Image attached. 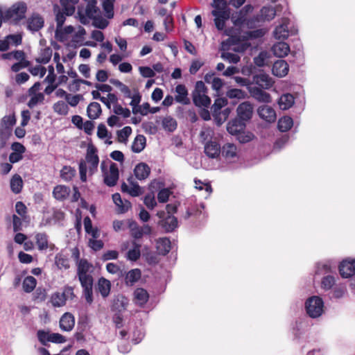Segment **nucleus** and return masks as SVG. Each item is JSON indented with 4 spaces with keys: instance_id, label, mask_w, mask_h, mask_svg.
<instances>
[{
    "instance_id": "f257e3e1",
    "label": "nucleus",
    "mask_w": 355,
    "mask_h": 355,
    "mask_svg": "<svg viewBox=\"0 0 355 355\" xmlns=\"http://www.w3.org/2000/svg\"><path fill=\"white\" fill-rule=\"evenodd\" d=\"M324 302L321 297L312 296L305 302V309L308 315L312 318L320 316L323 312Z\"/></svg>"
},
{
    "instance_id": "f03ea898",
    "label": "nucleus",
    "mask_w": 355,
    "mask_h": 355,
    "mask_svg": "<svg viewBox=\"0 0 355 355\" xmlns=\"http://www.w3.org/2000/svg\"><path fill=\"white\" fill-rule=\"evenodd\" d=\"M159 220L157 224L160 226L166 233H171L175 230L178 227V218L173 216L165 213L164 210L158 211L156 214Z\"/></svg>"
},
{
    "instance_id": "7ed1b4c3",
    "label": "nucleus",
    "mask_w": 355,
    "mask_h": 355,
    "mask_svg": "<svg viewBox=\"0 0 355 355\" xmlns=\"http://www.w3.org/2000/svg\"><path fill=\"white\" fill-rule=\"evenodd\" d=\"M275 15L276 11L274 8L271 6H263L261 9L259 14L248 19L246 24L248 28H252L259 22L272 20Z\"/></svg>"
},
{
    "instance_id": "20e7f679",
    "label": "nucleus",
    "mask_w": 355,
    "mask_h": 355,
    "mask_svg": "<svg viewBox=\"0 0 355 355\" xmlns=\"http://www.w3.org/2000/svg\"><path fill=\"white\" fill-rule=\"evenodd\" d=\"M236 116L247 123L253 114V106L249 101L241 103L236 108Z\"/></svg>"
},
{
    "instance_id": "39448f33",
    "label": "nucleus",
    "mask_w": 355,
    "mask_h": 355,
    "mask_svg": "<svg viewBox=\"0 0 355 355\" xmlns=\"http://www.w3.org/2000/svg\"><path fill=\"white\" fill-rule=\"evenodd\" d=\"M103 177V182L105 184L110 187L115 186L119 178V171L116 164L112 162L110 166V173H105Z\"/></svg>"
},
{
    "instance_id": "423d86ee",
    "label": "nucleus",
    "mask_w": 355,
    "mask_h": 355,
    "mask_svg": "<svg viewBox=\"0 0 355 355\" xmlns=\"http://www.w3.org/2000/svg\"><path fill=\"white\" fill-rule=\"evenodd\" d=\"M342 277L349 278L355 275V259L343 260L338 267Z\"/></svg>"
},
{
    "instance_id": "0eeeda50",
    "label": "nucleus",
    "mask_w": 355,
    "mask_h": 355,
    "mask_svg": "<svg viewBox=\"0 0 355 355\" xmlns=\"http://www.w3.org/2000/svg\"><path fill=\"white\" fill-rule=\"evenodd\" d=\"M44 25V18L38 13H33L27 19V28L32 32H37Z\"/></svg>"
},
{
    "instance_id": "6e6552de",
    "label": "nucleus",
    "mask_w": 355,
    "mask_h": 355,
    "mask_svg": "<svg viewBox=\"0 0 355 355\" xmlns=\"http://www.w3.org/2000/svg\"><path fill=\"white\" fill-rule=\"evenodd\" d=\"M252 83L259 85L262 89H268L272 87L273 81L268 74L261 72L252 76Z\"/></svg>"
},
{
    "instance_id": "1a4fd4ad",
    "label": "nucleus",
    "mask_w": 355,
    "mask_h": 355,
    "mask_svg": "<svg viewBox=\"0 0 355 355\" xmlns=\"http://www.w3.org/2000/svg\"><path fill=\"white\" fill-rule=\"evenodd\" d=\"M245 128L246 123L237 116L230 121L227 124V130L232 135L238 134L240 131L244 130Z\"/></svg>"
},
{
    "instance_id": "9d476101",
    "label": "nucleus",
    "mask_w": 355,
    "mask_h": 355,
    "mask_svg": "<svg viewBox=\"0 0 355 355\" xmlns=\"http://www.w3.org/2000/svg\"><path fill=\"white\" fill-rule=\"evenodd\" d=\"M211 14L215 17L214 23L216 28L218 31L223 30L225 21L229 19L230 17V12L212 10Z\"/></svg>"
},
{
    "instance_id": "9b49d317",
    "label": "nucleus",
    "mask_w": 355,
    "mask_h": 355,
    "mask_svg": "<svg viewBox=\"0 0 355 355\" xmlns=\"http://www.w3.org/2000/svg\"><path fill=\"white\" fill-rule=\"evenodd\" d=\"M272 73L277 77L286 76L289 71L288 64L284 60H279L274 62L272 66Z\"/></svg>"
},
{
    "instance_id": "f8f14e48",
    "label": "nucleus",
    "mask_w": 355,
    "mask_h": 355,
    "mask_svg": "<svg viewBox=\"0 0 355 355\" xmlns=\"http://www.w3.org/2000/svg\"><path fill=\"white\" fill-rule=\"evenodd\" d=\"M258 114L260 118L267 122L272 123L276 120V113L274 109L268 105H262L258 108Z\"/></svg>"
},
{
    "instance_id": "ddd939ff",
    "label": "nucleus",
    "mask_w": 355,
    "mask_h": 355,
    "mask_svg": "<svg viewBox=\"0 0 355 355\" xmlns=\"http://www.w3.org/2000/svg\"><path fill=\"white\" fill-rule=\"evenodd\" d=\"M175 92L178 94L175 96V100L177 103L182 105H189L191 101L188 98V90L184 85H178L175 87Z\"/></svg>"
},
{
    "instance_id": "4468645a",
    "label": "nucleus",
    "mask_w": 355,
    "mask_h": 355,
    "mask_svg": "<svg viewBox=\"0 0 355 355\" xmlns=\"http://www.w3.org/2000/svg\"><path fill=\"white\" fill-rule=\"evenodd\" d=\"M128 299L123 295H117L113 299L112 310L116 312H123L128 304Z\"/></svg>"
},
{
    "instance_id": "2eb2a0df",
    "label": "nucleus",
    "mask_w": 355,
    "mask_h": 355,
    "mask_svg": "<svg viewBox=\"0 0 355 355\" xmlns=\"http://www.w3.org/2000/svg\"><path fill=\"white\" fill-rule=\"evenodd\" d=\"M75 325L74 316L70 313H65L60 320V327L62 331H70Z\"/></svg>"
},
{
    "instance_id": "dca6fc26",
    "label": "nucleus",
    "mask_w": 355,
    "mask_h": 355,
    "mask_svg": "<svg viewBox=\"0 0 355 355\" xmlns=\"http://www.w3.org/2000/svg\"><path fill=\"white\" fill-rule=\"evenodd\" d=\"M150 173V168L144 162L139 163L135 166L134 174L139 180H146Z\"/></svg>"
},
{
    "instance_id": "f3484780",
    "label": "nucleus",
    "mask_w": 355,
    "mask_h": 355,
    "mask_svg": "<svg viewBox=\"0 0 355 355\" xmlns=\"http://www.w3.org/2000/svg\"><path fill=\"white\" fill-rule=\"evenodd\" d=\"M251 96L259 102L270 103L271 102L270 95L257 87L250 88Z\"/></svg>"
},
{
    "instance_id": "a211bd4d",
    "label": "nucleus",
    "mask_w": 355,
    "mask_h": 355,
    "mask_svg": "<svg viewBox=\"0 0 355 355\" xmlns=\"http://www.w3.org/2000/svg\"><path fill=\"white\" fill-rule=\"evenodd\" d=\"M220 151V146L216 141H208L205 146V153L210 158L218 157Z\"/></svg>"
},
{
    "instance_id": "6ab92c4d",
    "label": "nucleus",
    "mask_w": 355,
    "mask_h": 355,
    "mask_svg": "<svg viewBox=\"0 0 355 355\" xmlns=\"http://www.w3.org/2000/svg\"><path fill=\"white\" fill-rule=\"evenodd\" d=\"M96 290L100 293L102 297L106 298L110 293V282L104 277L99 278L96 285Z\"/></svg>"
},
{
    "instance_id": "aec40b11",
    "label": "nucleus",
    "mask_w": 355,
    "mask_h": 355,
    "mask_svg": "<svg viewBox=\"0 0 355 355\" xmlns=\"http://www.w3.org/2000/svg\"><path fill=\"white\" fill-rule=\"evenodd\" d=\"M272 49L274 55L278 58H284L286 56L290 51L289 45L284 42H279L275 44Z\"/></svg>"
},
{
    "instance_id": "412c9836",
    "label": "nucleus",
    "mask_w": 355,
    "mask_h": 355,
    "mask_svg": "<svg viewBox=\"0 0 355 355\" xmlns=\"http://www.w3.org/2000/svg\"><path fill=\"white\" fill-rule=\"evenodd\" d=\"M102 112L101 105L97 102H92L89 104L87 108V115L90 119H98Z\"/></svg>"
},
{
    "instance_id": "4be33fe9",
    "label": "nucleus",
    "mask_w": 355,
    "mask_h": 355,
    "mask_svg": "<svg viewBox=\"0 0 355 355\" xmlns=\"http://www.w3.org/2000/svg\"><path fill=\"white\" fill-rule=\"evenodd\" d=\"M97 148L94 146L89 144L85 156V162H87L89 164H98L99 157L97 155Z\"/></svg>"
},
{
    "instance_id": "5701e85b",
    "label": "nucleus",
    "mask_w": 355,
    "mask_h": 355,
    "mask_svg": "<svg viewBox=\"0 0 355 355\" xmlns=\"http://www.w3.org/2000/svg\"><path fill=\"white\" fill-rule=\"evenodd\" d=\"M222 156L227 160H230L236 157V146L233 144H225L220 151Z\"/></svg>"
},
{
    "instance_id": "b1692460",
    "label": "nucleus",
    "mask_w": 355,
    "mask_h": 355,
    "mask_svg": "<svg viewBox=\"0 0 355 355\" xmlns=\"http://www.w3.org/2000/svg\"><path fill=\"white\" fill-rule=\"evenodd\" d=\"M136 303L140 306H144L148 300L149 295L146 290L142 288H137L134 292Z\"/></svg>"
},
{
    "instance_id": "393cba45",
    "label": "nucleus",
    "mask_w": 355,
    "mask_h": 355,
    "mask_svg": "<svg viewBox=\"0 0 355 355\" xmlns=\"http://www.w3.org/2000/svg\"><path fill=\"white\" fill-rule=\"evenodd\" d=\"M231 113V109L226 107L223 110L213 113V117L217 126H220L228 118Z\"/></svg>"
},
{
    "instance_id": "a878e982",
    "label": "nucleus",
    "mask_w": 355,
    "mask_h": 355,
    "mask_svg": "<svg viewBox=\"0 0 355 355\" xmlns=\"http://www.w3.org/2000/svg\"><path fill=\"white\" fill-rule=\"evenodd\" d=\"M70 192L69 187L64 185H58L54 187L53 195L54 198L59 200H63L67 198Z\"/></svg>"
},
{
    "instance_id": "bb28decb",
    "label": "nucleus",
    "mask_w": 355,
    "mask_h": 355,
    "mask_svg": "<svg viewBox=\"0 0 355 355\" xmlns=\"http://www.w3.org/2000/svg\"><path fill=\"white\" fill-rule=\"evenodd\" d=\"M146 137L142 135H138L135 138V140L132 144V151L136 153H141L146 146Z\"/></svg>"
},
{
    "instance_id": "cd10ccee",
    "label": "nucleus",
    "mask_w": 355,
    "mask_h": 355,
    "mask_svg": "<svg viewBox=\"0 0 355 355\" xmlns=\"http://www.w3.org/2000/svg\"><path fill=\"white\" fill-rule=\"evenodd\" d=\"M10 189L14 193H19L23 187V180L21 177L18 174H15L10 180Z\"/></svg>"
},
{
    "instance_id": "c85d7f7f",
    "label": "nucleus",
    "mask_w": 355,
    "mask_h": 355,
    "mask_svg": "<svg viewBox=\"0 0 355 355\" xmlns=\"http://www.w3.org/2000/svg\"><path fill=\"white\" fill-rule=\"evenodd\" d=\"M11 7L14 15L17 16V20H21L25 18L27 6L24 2H18L13 4Z\"/></svg>"
},
{
    "instance_id": "c756f323",
    "label": "nucleus",
    "mask_w": 355,
    "mask_h": 355,
    "mask_svg": "<svg viewBox=\"0 0 355 355\" xmlns=\"http://www.w3.org/2000/svg\"><path fill=\"white\" fill-rule=\"evenodd\" d=\"M278 103L281 109L288 110L294 104V97L289 93L284 94L279 98Z\"/></svg>"
},
{
    "instance_id": "7c9ffc66",
    "label": "nucleus",
    "mask_w": 355,
    "mask_h": 355,
    "mask_svg": "<svg viewBox=\"0 0 355 355\" xmlns=\"http://www.w3.org/2000/svg\"><path fill=\"white\" fill-rule=\"evenodd\" d=\"M192 97L193 102L197 107H208L211 104L210 98L205 94H197V96H193Z\"/></svg>"
},
{
    "instance_id": "2f4dec72",
    "label": "nucleus",
    "mask_w": 355,
    "mask_h": 355,
    "mask_svg": "<svg viewBox=\"0 0 355 355\" xmlns=\"http://www.w3.org/2000/svg\"><path fill=\"white\" fill-rule=\"evenodd\" d=\"M293 125V119L288 116H284L278 121L277 127L281 132H287Z\"/></svg>"
},
{
    "instance_id": "473e14b6",
    "label": "nucleus",
    "mask_w": 355,
    "mask_h": 355,
    "mask_svg": "<svg viewBox=\"0 0 355 355\" xmlns=\"http://www.w3.org/2000/svg\"><path fill=\"white\" fill-rule=\"evenodd\" d=\"M97 0H91L87 3L85 9L86 16L89 19H94V15L100 12V9L97 7Z\"/></svg>"
},
{
    "instance_id": "72a5a7b5",
    "label": "nucleus",
    "mask_w": 355,
    "mask_h": 355,
    "mask_svg": "<svg viewBox=\"0 0 355 355\" xmlns=\"http://www.w3.org/2000/svg\"><path fill=\"white\" fill-rule=\"evenodd\" d=\"M92 266L88 262L87 259H80L78 261L77 267L78 277L89 275L88 272Z\"/></svg>"
},
{
    "instance_id": "f704fd0d",
    "label": "nucleus",
    "mask_w": 355,
    "mask_h": 355,
    "mask_svg": "<svg viewBox=\"0 0 355 355\" xmlns=\"http://www.w3.org/2000/svg\"><path fill=\"white\" fill-rule=\"evenodd\" d=\"M246 96V92L241 89H230L226 92V96L230 99H244Z\"/></svg>"
},
{
    "instance_id": "c9c22d12",
    "label": "nucleus",
    "mask_w": 355,
    "mask_h": 355,
    "mask_svg": "<svg viewBox=\"0 0 355 355\" xmlns=\"http://www.w3.org/2000/svg\"><path fill=\"white\" fill-rule=\"evenodd\" d=\"M76 174V169L70 166H64L60 171V177L67 182L71 180Z\"/></svg>"
},
{
    "instance_id": "e433bc0d",
    "label": "nucleus",
    "mask_w": 355,
    "mask_h": 355,
    "mask_svg": "<svg viewBox=\"0 0 355 355\" xmlns=\"http://www.w3.org/2000/svg\"><path fill=\"white\" fill-rule=\"evenodd\" d=\"M141 270L138 268L130 270L125 276L126 284L132 285L141 278Z\"/></svg>"
},
{
    "instance_id": "4c0bfd02",
    "label": "nucleus",
    "mask_w": 355,
    "mask_h": 355,
    "mask_svg": "<svg viewBox=\"0 0 355 355\" xmlns=\"http://www.w3.org/2000/svg\"><path fill=\"white\" fill-rule=\"evenodd\" d=\"M55 263L59 269H68L70 267L69 259L61 253L55 255Z\"/></svg>"
},
{
    "instance_id": "58836bf2",
    "label": "nucleus",
    "mask_w": 355,
    "mask_h": 355,
    "mask_svg": "<svg viewBox=\"0 0 355 355\" xmlns=\"http://www.w3.org/2000/svg\"><path fill=\"white\" fill-rule=\"evenodd\" d=\"M157 243L159 245V248L160 254L166 255L170 252L171 249V243L168 238L165 237L159 239Z\"/></svg>"
},
{
    "instance_id": "ea45409f",
    "label": "nucleus",
    "mask_w": 355,
    "mask_h": 355,
    "mask_svg": "<svg viewBox=\"0 0 355 355\" xmlns=\"http://www.w3.org/2000/svg\"><path fill=\"white\" fill-rule=\"evenodd\" d=\"M41 57L36 59V62L40 64H47L50 62L52 56V50L50 47H46L41 51Z\"/></svg>"
},
{
    "instance_id": "a19ab883",
    "label": "nucleus",
    "mask_w": 355,
    "mask_h": 355,
    "mask_svg": "<svg viewBox=\"0 0 355 355\" xmlns=\"http://www.w3.org/2000/svg\"><path fill=\"white\" fill-rule=\"evenodd\" d=\"M35 239L40 250L48 248V236L46 233H37L35 235Z\"/></svg>"
},
{
    "instance_id": "79ce46f5",
    "label": "nucleus",
    "mask_w": 355,
    "mask_h": 355,
    "mask_svg": "<svg viewBox=\"0 0 355 355\" xmlns=\"http://www.w3.org/2000/svg\"><path fill=\"white\" fill-rule=\"evenodd\" d=\"M36 284V279L32 276H28L23 282V289L26 293H31L35 289Z\"/></svg>"
},
{
    "instance_id": "37998d69",
    "label": "nucleus",
    "mask_w": 355,
    "mask_h": 355,
    "mask_svg": "<svg viewBox=\"0 0 355 355\" xmlns=\"http://www.w3.org/2000/svg\"><path fill=\"white\" fill-rule=\"evenodd\" d=\"M110 83L117 87L120 91L124 94L125 98L131 97V91L129 87L117 79H110Z\"/></svg>"
},
{
    "instance_id": "c03bdc74",
    "label": "nucleus",
    "mask_w": 355,
    "mask_h": 355,
    "mask_svg": "<svg viewBox=\"0 0 355 355\" xmlns=\"http://www.w3.org/2000/svg\"><path fill=\"white\" fill-rule=\"evenodd\" d=\"M162 126L165 130L173 132L177 128V122L171 116H166L162 119Z\"/></svg>"
},
{
    "instance_id": "a18cd8bd",
    "label": "nucleus",
    "mask_w": 355,
    "mask_h": 355,
    "mask_svg": "<svg viewBox=\"0 0 355 355\" xmlns=\"http://www.w3.org/2000/svg\"><path fill=\"white\" fill-rule=\"evenodd\" d=\"M275 37L277 40H285L288 37V31L286 25L281 24L274 31Z\"/></svg>"
},
{
    "instance_id": "49530a36",
    "label": "nucleus",
    "mask_w": 355,
    "mask_h": 355,
    "mask_svg": "<svg viewBox=\"0 0 355 355\" xmlns=\"http://www.w3.org/2000/svg\"><path fill=\"white\" fill-rule=\"evenodd\" d=\"M234 135L236 137V139L241 144H245L250 142L254 137L253 133L249 131L245 132V130L243 131H240L238 134H235Z\"/></svg>"
},
{
    "instance_id": "de8ad7c7",
    "label": "nucleus",
    "mask_w": 355,
    "mask_h": 355,
    "mask_svg": "<svg viewBox=\"0 0 355 355\" xmlns=\"http://www.w3.org/2000/svg\"><path fill=\"white\" fill-rule=\"evenodd\" d=\"M232 31L230 29L225 30V35L230 36L225 42H223L222 46L225 49V46H230L232 45L238 44L240 42V39L236 35H231Z\"/></svg>"
},
{
    "instance_id": "09e8293b",
    "label": "nucleus",
    "mask_w": 355,
    "mask_h": 355,
    "mask_svg": "<svg viewBox=\"0 0 355 355\" xmlns=\"http://www.w3.org/2000/svg\"><path fill=\"white\" fill-rule=\"evenodd\" d=\"M51 302L54 307H60L65 304L66 298H64L62 293L58 292L54 293L51 297Z\"/></svg>"
},
{
    "instance_id": "8fccbe9b",
    "label": "nucleus",
    "mask_w": 355,
    "mask_h": 355,
    "mask_svg": "<svg viewBox=\"0 0 355 355\" xmlns=\"http://www.w3.org/2000/svg\"><path fill=\"white\" fill-rule=\"evenodd\" d=\"M53 110L60 115H67L69 112V107L63 101H59L53 105Z\"/></svg>"
},
{
    "instance_id": "3c124183",
    "label": "nucleus",
    "mask_w": 355,
    "mask_h": 355,
    "mask_svg": "<svg viewBox=\"0 0 355 355\" xmlns=\"http://www.w3.org/2000/svg\"><path fill=\"white\" fill-rule=\"evenodd\" d=\"M114 0H104L103 2V8L108 19H112L114 17Z\"/></svg>"
},
{
    "instance_id": "603ef678",
    "label": "nucleus",
    "mask_w": 355,
    "mask_h": 355,
    "mask_svg": "<svg viewBox=\"0 0 355 355\" xmlns=\"http://www.w3.org/2000/svg\"><path fill=\"white\" fill-rule=\"evenodd\" d=\"M131 133L132 128L130 126H125L123 129L118 130L116 132L118 141L121 143H125Z\"/></svg>"
},
{
    "instance_id": "864d4df0",
    "label": "nucleus",
    "mask_w": 355,
    "mask_h": 355,
    "mask_svg": "<svg viewBox=\"0 0 355 355\" xmlns=\"http://www.w3.org/2000/svg\"><path fill=\"white\" fill-rule=\"evenodd\" d=\"M12 135V132L8 128L0 129V150L3 149Z\"/></svg>"
},
{
    "instance_id": "5fc2aeb1",
    "label": "nucleus",
    "mask_w": 355,
    "mask_h": 355,
    "mask_svg": "<svg viewBox=\"0 0 355 355\" xmlns=\"http://www.w3.org/2000/svg\"><path fill=\"white\" fill-rule=\"evenodd\" d=\"M83 289L93 288L94 279L91 275L78 277Z\"/></svg>"
},
{
    "instance_id": "6e6d98bb",
    "label": "nucleus",
    "mask_w": 355,
    "mask_h": 355,
    "mask_svg": "<svg viewBox=\"0 0 355 355\" xmlns=\"http://www.w3.org/2000/svg\"><path fill=\"white\" fill-rule=\"evenodd\" d=\"M3 125L2 128H8L12 132V126L16 123V118L15 115H6L1 121Z\"/></svg>"
},
{
    "instance_id": "4d7b16f0",
    "label": "nucleus",
    "mask_w": 355,
    "mask_h": 355,
    "mask_svg": "<svg viewBox=\"0 0 355 355\" xmlns=\"http://www.w3.org/2000/svg\"><path fill=\"white\" fill-rule=\"evenodd\" d=\"M51 332L40 329L37 331V338L42 345H45V342H50Z\"/></svg>"
},
{
    "instance_id": "13d9d810",
    "label": "nucleus",
    "mask_w": 355,
    "mask_h": 355,
    "mask_svg": "<svg viewBox=\"0 0 355 355\" xmlns=\"http://www.w3.org/2000/svg\"><path fill=\"white\" fill-rule=\"evenodd\" d=\"M227 104V100L225 98H218L215 100L214 105L211 106L212 114L218 112L222 107Z\"/></svg>"
},
{
    "instance_id": "bf43d9fd",
    "label": "nucleus",
    "mask_w": 355,
    "mask_h": 355,
    "mask_svg": "<svg viewBox=\"0 0 355 355\" xmlns=\"http://www.w3.org/2000/svg\"><path fill=\"white\" fill-rule=\"evenodd\" d=\"M114 114L122 115L124 118H128L130 116V111L128 108L123 107L119 104H116L113 110Z\"/></svg>"
},
{
    "instance_id": "052dcab7",
    "label": "nucleus",
    "mask_w": 355,
    "mask_h": 355,
    "mask_svg": "<svg viewBox=\"0 0 355 355\" xmlns=\"http://www.w3.org/2000/svg\"><path fill=\"white\" fill-rule=\"evenodd\" d=\"M322 287L325 290L330 289L335 284V278L332 275H327L322 279Z\"/></svg>"
},
{
    "instance_id": "680f3d73",
    "label": "nucleus",
    "mask_w": 355,
    "mask_h": 355,
    "mask_svg": "<svg viewBox=\"0 0 355 355\" xmlns=\"http://www.w3.org/2000/svg\"><path fill=\"white\" fill-rule=\"evenodd\" d=\"M221 58L225 60H228L230 63L234 64H236L240 60V57L237 54L230 52L222 53Z\"/></svg>"
},
{
    "instance_id": "e2e57ef3",
    "label": "nucleus",
    "mask_w": 355,
    "mask_h": 355,
    "mask_svg": "<svg viewBox=\"0 0 355 355\" xmlns=\"http://www.w3.org/2000/svg\"><path fill=\"white\" fill-rule=\"evenodd\" d=\"M44 99V96L42 93L35 94L31 98L29 101L28 102V106L30 108L34 107L39 102L43 101Z\"/></svg>"
},
{
    "instance_id": "0e129e2a",
    "label": "nucleus",
    "mask_w": 355,
    "mask_h": 355,
    "mask_svg": "<svg viewBox=\"0 0 355 355\" xmlns=\"http://www.w3.org/2000/svg\"><path fill=\"white\" fill-rule=\"evenodd\" d=\"M171 193V191L167 188L161 189L157 194L158 201L162 203L166 202Z\"/></svg>"
},
{
    "instance_id": "69168bd1",
    "label": "nucleus",
    "mask_w": 355,
    "mask_h": 355,
    "mask_svg": "<svg viewBox=\"0 0 355 355\" xmlns=\"http://www.w3.org/2000/svg\"><path fill=\"white\" fill-rule=\"evenodd\" d=\"M267 58V53L261 51L259 55L254 58V63L256 66L261 67L265 65L266 59Z\"/></svg>"
},
{
    "instance_id": "338daca9",
    "label": "nucleus",
    "mask_w": 355,
    "mask_h": 355,
    "mask_svg": "<svg viewBox=\"0 0 355 355\" xmlns=\"http://www.w3.org/2000/svg\"><path fill=\"white\" fill-rule=\"evenodd\" d=\"M266 31L263 28L256 29L247 32V35L249 39H259L264 36Z\"/></svg>"
},
{
    "instance_id": "774afa93",
    "label": "nucleus",
    "mask_w": 355,
    "mask_h": 355,
    "mask_svg": "<svg viewBox=\"0 0 355 355\" xmlns=\"http://www.w3.org/2000/svg\"><path fill=\"white\" fill-rule=\"evenodd\" d=\"M6 37L10 44H12L16 46L20 45L22 43V36L19 34H10L7 35Z\"/></svg>"
}]
</instances>
